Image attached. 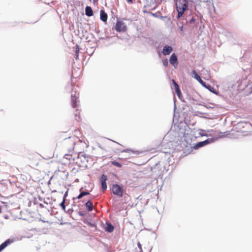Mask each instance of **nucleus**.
Returning a JSON list of instances; mask_svg holds the SVG:
<instances>
[{"mask_svg":"<svg viewBox=\"0 0 252 252\" xmlns=\"http://www.w3.org/2000/svg\"><path fill=\"white\" fill-rule=\"evenodd\" d=\"M169 62L175 68L177 67L178 61L177 56L175 53H173L171 55L169 59Z\"/></svg>","mask_w":252,"mask_h":252,"instance_id":"obj_6","label":"nucleus"},{"mask_svg":"<svg viewBox=\"0 0 252 252\" xmlns=\"http://www.w3.org/2000/svg\"><path fill=\"white\" fill-rule=\"evenodd\" d=\"M107 14L104 11V10H101L100 11V19L102 21L106 22L107 20Z\"/></svg>","mask_w":252,"mask_h":252,"instance_id":"obj_12","label":"nucleus"},{"mask_svg":"<svg viewBox=\"0 0 252 252\" xmlns=\"http://www.w3.org/2000/svg\"><path fill=\"white\" fill-rule=\"evenodd\" d=\"M115 29L118 32H125L127 30V27L122 21H117Z\"/></svg>","mask_w":252,"mask_h":252,"instance_id":"obj_4","label":"nucleus"},{"mask_svg":"<svg viewBox=\"0 0 252 252\" xmlns=\"http://www.w3.org/2000/svg\"><path fill=\"white\" fill-rule=\"evenodd\" d=\"M111 163L112 165L116 166L118 167L121 168L122 167V165L120 163L117 162V161H112L111 162Z\"/></svg>","mask_w":252,"mask_h":252,"instance_id":"obj_24","label":"nucleus"},{"mask_svg":"<svg viewBox=\"0 0 252 252\" xmlns=\"http://www.w3.org/2000/svg\"><path fill=\"white\" fill-rule=\"evenodd\" d=\"M150 13L153 16L157 17V18H159L162 20H164V21L167 20V21H169L170 20V19L166 16H161L159 12H156L155 13H152V12H150Z\"/></svg>","mask_w":252,"mask_h":252,"instance_id":"obj_9","label":"nucleus"},{"mask_svg":"<svg viewBox=\"0 0 252 252\" xmlns=\"http://www.w3.org/2000/svg\"><path fill=\"white\" fill-rule=\"evenodd\" d=\"M112 191L114 194L117 195L119 197H122L123 195V189L117 184L113 185Z\"/></svg>","mask_w":252,"mask_h":252,"instance_id":"obj_5","label":"nucleus"},{"mask_svg":"<svg viewBox=\"0 0 252 252\" xmlns=\"http://www.w3.org/2000/svg\"><path fill=\"white\" fill-rule=\"evenodd\" d=\"M178 96H179V98H181V96L182 97V96H183V95H178Z\"/></svg>","mask_w":252,"mask_h":252,"instance_id":"obj_36","label":"nucleus"},{"mask_svg":"<svg viewBox=\"0 0 252 252\" xmlns=\"http://www.w3.org/2000/svg\"><path fill=\"white\" fill-rule=\"evenodd\" d=\"M173 51V48L169 45H165L163 46L162 53L164 56L169 55Z\"/></svg>","mask_w":252,"mask_h":252,"instance_id":"obj_8","label":"nucleus"},{"mask_svg":"<svg viewBox=\"0 0 252 252\" xmlns=\"http://www.w3.org/2000/svg\"><path fill=\"white\" fill-rule=\"evenodd\" d=\"M71 100H72V105L73 107H74V108L76 107L77 104H76V97L75 95H74V96L72 95Z\"/></svg>","mask_w":252,"mask_h":252,"instance_id":"obj_22","label":"nucleus"},{"mask_svg":"<svg viewBox=\"0 0 252 252\" xmlns=\"http://www.w3.org/2000/svg\"><path fill=\"white\" fill-rule=\"evenodd\" d=\"M8 215L5 214L0 208V220H2L3 219H8Z\"/></svg>","mask_w":252,"mask_h":252,"instance_id":"obj_18","label":"nucleus"},{"mask_svg":"<svg viewBox=\"0 0 252 252\" xmlns=\"http://www.w3.org/2000/svg\"><path fill=\"white\" fill-rule=\"evenodd\" d=\"M178 27H179V29L180 30V31L181 32H183V28H184V25H183L182 24L180 25H177Z\"/></svg>","mask_w":252,"mask_h":252,"instance_id":"obj_30","label":"nucleus"},{"mask_svg":"<svg viewBox=\"0 0 252 252\" xmlns=\"http://www.w3.org/2000/svg\"><path fill=\"white\" fill-rule=\"evenodd\" d=\"M85 206L87 208V210L88 211H91L93 210V203L92 202L90 201V200H88L85 204Z\"/></svg>","mask_w":252,"mask_h":252,"instance_id":"obj_17","label":"nucleus"},{"mask_svg":"<svg viewBox=\"0 0 252 252\" xmlns=\"http://www.w3.org/2000/svg\"><path fill=\"white\" fill-rule=\"evenodd\" d=\"M210 143V141L209 139H207L205 141L199 142L197 143L194 146V149H198V148L203 147Z\"/></svg>","mask_w":252,"mask_h":252,"instance_id":"obj_11","label":"nucleus"},{"mask_svg":"<svg viewBox=\"0 0 252 252\" xmlns=\"http://www.w3.org/2000/svg\"><path fill=\"white\" fill-rule=\"evenodd\" d=\"M214 7L213 3L209 0H203L201 1L200 4H196L195 9L197 11V13L196 15L198 17L201 18L202 15L201 12L203 11V9H206L207 10H211V7Z\"/></svg>","mask_w":252,"mask_h":252,"instance_id":"obj_2","label":"nucleus"},{"mask_svg":"<svg viewBox=\"0 0 252 252\" xmlns=\"http://www.w3.org/2000/svg\"><path fill=\"white\" fill-rule=\"evenodd\" d=\"M65 144H71V146L70 149H72V150H73L75 145L74 141L72 139H70V137L69 138L68 140L65 141Z\"/></svg>","mask_w":252,"mask_h":252,"instance_id":"obj_19","label":"nucleus"},{"mask_svg":"<svg viewBox=\"0 0 252 252\" xmlns=\"http://www.w3.org/2000/svg\"><path fill=\"white\" fill-rule=\"evenodd\" d=\"M251 92H250V93H252V87H251Z\"/></svg>","mask_w":252,"mask_h":252,"instance_id":"obj_35","label":"nucleus"},{"mask_svg":"<svg viewBox=\"0 0 252 252\" xmlns=\"http://www.w3.org/2000/svg\"><path fill=\"white\" fill-rule=\"evenodd\" d=\"M191 74L192 77L197 80L204 87L210 91V92L215 94H218L210 85L206 83V82L202 80L201 77L197 74L195 70H193L191 72Z\"/></svg>","mask_w":252,"mask_h":252,"instance_id":"obj_3","label":"nucleus"},{"mask_svg":"<svg viewBox=\"0 0 252 252\" xmlns=\"http://www.w3.org/2000/svg\"><path fill=\"white\" fill-rule=\"evenodd\" d=\"M107 176L104 174H102L101 175L100 178V183L101 186V189H102L103 192L105 191L107 189V184H106V180H107Z\"/></svg>","mask_w":252,"mask_h":252,"instance_id":"obj_7","label":"nucleus"},{"mask_svg":"<svg viewBox=\"0 0 252 252\" xmlns=\"http://www.w3.org/2000/svg\"><path fill=\"white\" fill-rule=\"evenodd\" d=\"M106 230L109 232H112L114 230V227L110 223H107Z\"/></svg>","mask_w":252,"mask_h":252,"instance_id":"obj_21","label":"nucleus"},{"mask_svg":"<svg viewBox=\"0 0 252 252\" xmlns=\"http://www.w3.org/2000/svg\"><path fill=\"white\" fill-rule=\"evenodd\" d=\"M90 194V193L89 192H87V191H83L82 192H81L78 196L77 197H76L77 199H80L82 197H83L84 196H85V195H89Z\"/></svg>","mask_w":252,"mask_h":252,"instance_id":"obj_20","label":"nucleus"},{"mask_svg":"<svg viewBox=\"0 0 252 252\" xmlns=\"http://www.w3.org/2000/svg\"><path fill=\"white\" fill-rule=\"evenodd\" d=\"M36 22H38V20H36V21H35L34 23H36Z\"/></svg>","mask_w":252,"mask_h":252,"instance_id":"obj_39","label":"nucleus"},{"mask_svg":"<svg viewBox=\"0 0 252 252\" xmlns=\"http://www.w3.org/2000/svg\"><path fill=\"white\" fill-rule=\"evenodd\" d=\"M21 23H23V22H22V21H14L13 22H11V25L10 26L12 27H14V26L19 25Z\"/></svg>","mask_w":252,"mask_h":252,"instance_id":"obj_25","label":"nucleus"},{"mask_svg":"<svg viewBox=\"0 0 252 252\" xmlns=\"http://www.w3.org/2000/svg\"><path fill=\"white\" fill-rule=\"evenodd\" d=\"M163 65L166 67L168 65V61L167 59H165L162 61Z\"/></svg>","mask_w":252,"mask_h":252,"instance_id":"obj_27","label":"nucleus"},{"mask_svg":"<svg viewBox=\"0 0 252 252\" xmlns=\"http://www.w3.org/2000/svg\"><path fill=\"white\" fill-rule=\"evenodd\" d=\"M65 197H64V199L63 200V201H62V202L60 204V206L62 207V209L63 210H65Z\"/></svg>","mask_w":252,"mask_h":252,"instance_id":"obj_26","label":"nucleus"},{"mask_svg":"<svg viewBox=\"0 0 252 252\" xmlns=\"http://www.w3.org/2000/svg\"><path fill=\"white\" fill-rule=\"evenodd\" d=\"M78 56H79L78 53H77V54H76V53H75V59H76V60H77V58H78Z\"/></svg>","mask_w":252,"mask_h":252,"instance_id":"obj_32","label":"nucleus"},{"mask_svg":"<svg viewBox=\"0 0 252 252\" xmlns=\"http://www.w3.org/2000/svg\"><path fill=\"white\" fill-rule=\"evenodd\" d=\"M12 242V241L10 239H8L5 241L4 242L2 243L0 245V252L2 251L6 247H7L8 245L11 244Z\"/></svg>","mask_w":252,"mask_h":252,"instance_id":"obj_14","label":"nucleus"},{"mask_svg":"<svg viewBox=\"0 0 252 252\" xmlns=\"http://www.w3.org/2000/svg\"><path fill=\"white\" fill-rule=\"evenodd\" d=\"M64 158L70 160L72 158V155L70 154H65L63 157Z\"/></svg>","mask_w":252,"mask_h":252,"instance_id":"obj_28","label":"nucleus"},{"mask_svg":"<svg viewBox=\"0 0 252 252\" xmlns=\"http://www.w3.org/2000/svg\"><path fill=\"white\" fill-rule=\"evenodd\" d=\"M68 88L69 90H71L70 92L71 93V94H76L78 93V91L77 90V89L78 88L77 87L72 86L71 85H68Z\"/></svg>","mask_w":252,"mask_h":252,"instance_id":"obj_16","label":"nucleus"},{"mask_svg":"<svg viewBox=\"0 0 252 252\" xmlns=\"http://www.w3.org/2000/svg\"><path fill=\"white\" fill-rule=\"evenodd\" d=\"M79 51V47L78 45H76V50H75L76 54L78 53Z\"/></svg>","mask_w":252,"mask_h":252,"instance_id":"obj_31","label":"nucleus"},{"mask_svg":"<svg viewBox=\"0 0 252 252\" xmlns=\"http://www.w3.org/2000/svg\"><path fill=\"white\" fill-rule=\"evenodd\" d=\"M127 2L129 3H131L133 2V0H126Z\"/></svg>","mask_w":252,"mask_h":252,"instance_id":"obj_33","label":"nucleus"},{"mask_svg":"<svg viewBox=\"0 0 252 252\" xmlns=\"http://www.w3.org/2000/svg\"><path fill=\"white\" fill-rule=\"evenodd\" d=\"M187 14H184L183 17H180V18H177L178 20H177V25H180L181 24L183 25H188L187 24V21H186L185 20V16Z\"/></svg>","mask_w":252,"mask_h":252,"instance_id":"obj_10","label":"nucleus"},{"mask_svg":"<svg viewBox=\"0 0 252 252\" xmlns=\"http://www.w3.org/2000/svg\"><path fill=\"white\" fill-rule=\"evenodd\" d=\"M177 11V18L183 17L186 11L189 9V2L187 0H173Z\"/></svg>","mask_w":252,"mask_h":252,"instance_id":"obj_1","label":"nucleus"},{"mask_svg":"<svg viewBox=\"0 0 252 252\" xmlns=\"http://www.w3.org/2000/svg\"><path fill=\"white\" fill-rule=\"evenodd\" d=\"M198 18L199 17H197V18L196 19L194 17H193V16L191 17V18L189 20V24H190V25L194 24L196 20L198 19Z\"/></svg>","mask_w":252,"mask_h":252,"instance_id":"obj_23","label":"nucleus"},{"mask_svg":"<svg viewBox=\"0 0 252 252\" xmlns=\"http://www.w3.org/2000/svg\"><path fill=\"white\" fill-rule=\"evenodd\" d=\"M173 85L175 87V90L176 93V94H182L181 91L180 89L178 84L174 80H172Z\"/></svg>","mask_w":252,"mask_h":252,"instance_id":"obj_15","label":"nucleus"},{"mask_svg":"<svg viewBox=\"0 0 252 252\" xmlns=\"http://www.w3.org/2000/svg\"><path fill=\"white\" fill-rule=\"evenodd\" d=\"M36 22H38V20H36V21H35L34 23H36Z\"/></svg>","mask_w":252,"mask_h":252,"instance_id":"obj_38","label":"nucleus"},{"mask_svg":"<svg viewBox=\"0 0 252 252\" xmlns=\"http://www.w3.org/2000/svg\"><path fill=\"white\" fill-rule=\"evenodd\" d=\"M138 247L140 249H141V245L139 243H138Z\"/></svg>","mask_w":252,"mask_h":252,"instance_id":"obj_34","label":"nucleus"},{"mask_svg":"<svg viewBox=\"0 0 252 252\" xmlns=\"http://www.w3.org/2000/svg\"><path fill=\"white\" fill-rule=\"evenodd\" d=\"M143 12H144V13H146V12H147L146 11V10H143Z\"/></svg>","mask_w":252,"mask_h":252,"instance_id":"obj_37","label":"nucleus"},{"mask_svg":"<svg viewBox=\"0 0 252 252\" xmlns=\"http://www.w3.org/2000/svg\"><path fill=\"white\" fill-rule=\"evenodd\" d=\"M85 14L88 17H91L93 15V11L91 6H87L85 7Z\"/></svg>","mask_w":252,"mask_h":252,"instance_id":"obj_13","label":"nucleus"},{"mask_svg":"<svg viewBox=\"0 0 252 252\" xmlns=\"http://www.w3.org/2000/svg\"><path fill=\"white\" fill-rule=\"evenodd\" d=\"M191 17V16L190 15H186V17H185V20H186V21H187L188 24H189V20H190Z\"/></svg>","mask_w":252,"mask_h":252,"instance_id":"obj_29","label":"nucleus"}]
</instances>
